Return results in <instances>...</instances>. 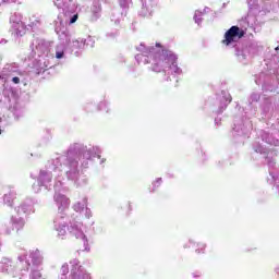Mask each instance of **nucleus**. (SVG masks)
<instances>
[{
    "mask_svg": "<svg viewBox=\"0 0 279 279\" xmlns=\"http://www.w3.org/2000/svg\"><path fill=\"white\" fill-rule=\"evenodd\" d=\"M162 184V178H157L149 187V193H156L159 186Z\"/></svg>",
    "mask_w": 279,
    "mask_h": 279,
    "instance_id": "obj_38",
    "label": "nucleus"
},
{
    "mask_svg": "<svg viewBox=\"0 0 279 279\" xmlns=\"http://www.w3.org/2000/svg\"><path fill=\"white\" fill-rule=\"evenodd\" d=\"M80 40L84 45V49H86V47H90V49H93V47H95V39L90 36H88L85 39H80Z\"/></svg>",
    "mask_w": 279,
    "mask_h": 279,
    "instance_id": "obj_37",
    "label": "nucleus"
},
{
    "mask_svg": "<svg viewBox=\"0 0 279 279\" xmlns=\"http://www.w3.org/2000/svg\"><path fill=\"white\" fill-rule=\"evenodd\" d=\"M12 36L15 38H23L27 32V26L23 23V15L21 13H14L10 17Z\"/></svg>",
    "mask_w": 279,
    "mask_h": 279,
    "instance_id": "obj_13",
    "label": "nucleus"
},
{
    "mask_svg": "<svg viewBox=\"0 0 279 279\" xmlns=\"http://www.w3.org/2000/svg\"><path fill=\"white\" fill-rule=\"evenodd\" d=\"M135 60L138 64H148L149 71L160 73L163 71L166 82H180V77L184 75L182 68L178 65V54L171 50L162 49L160 44L146 47L145 44L137 48Z\"/></svg>",
    "mask_w": 279,
    "mask_h": 279,
    "instance_id": "obj_2",
    "label": "nucleus"
},
{
    "mask_svg": "<svg viewBox=\"0 0 279 279\" xmlns=\"http://www.w3.org/2000/svg\"><path fill=\"white\" fill-rule=\"evenodd\" d=\"M260 111L263 117H267L268 114H271L274 110H276V97L266 95L263 96L262 102H260Z\"/></svg>",
    "mask_w": 279,
    "mask_h": 279,
    "instance_id": "obj_19",
    "label": "nucleus"
},
{
    "mask_svg": "<svg viewBox=\"0 0 279 279\" xmlns=\"http://www.w3.org/2000/svg\"><path fill=\"white\" fill-rule=\"evenodd\" d=\"M232 104V96L228 90H221L219 94L216 95V106L218 109L215 111L216 114H221L228 106Z\"/></svg>",
    "mask_w": 279,
    "mask_h": 279,
    "instance_id": "obj_18",
    "label": "nucleus"
},
{
    "mask_svg": "<svg viewBox=\"0 0 279 279\" xmlns=\"http://www.w3.org/2000/svg\"><path fill=\"white\" fill-rule=\"evenodd\" d=\"M104 162H106V159L102 158V159L100 160V165H104Z\"/></svg>",
    "mask_w": 279,
    "mask_h": 279,
    "instance_id": "obj_51",
    "label": "nucleus"
},
{
    "mask_svg": "<svg viewBox=\"0 0 279 279\" xmlns=\"http://www.w3.org/2000/svg\"><path fill=\"white\" fill-rule=\"evenodd\" d=\"M34 202L32 199H26L20 204V206L15 207V213L19 217H28V215H33L34 213Z\"/></svg>",
    "mask_w": 279,
    "mask_h": 279,
    "instance_id": "obj_22",
    "label": "nucleus"
},
{
    "mask_svg": "<svg viewBox=\"0 0 279 279\" xmlns=\"http://www.w3.org/2000/svg\"><path fill=\"white\" fill-rule=\"evenodd\" d=\"M33 68H35V70L37 71V75H40V73H45V71H49V69H52L53 65L49 64L45 57H39V59L33 60Z\"/></svg>",
    "mask_w": 279,
    "mask_h": 279,
    "instance_id": "obj_23",
    "label": "nucleus"
},
{
    "mask_svg": "<svg viewBox=\"0 0 279 279\" xmlns=\"http://www.w3.org/2000/svg\"><path fill=\"white\" fill-rule=\"evenodd\" d=\"M276 274L279 276V266L275 269Z\"/></svg>",
    "mask_w": 279,
    "mask_h": 279,
    "instance_id": "obj_50",
    "label": "nucleus"
},
{
    "mask_svg": "<svg viewBox=\"0 0 279 279\" xmlns=\"http://www.w3.org/2000/svg\"><path fill=\"white\" fill-rule=\"evenodd\" d=\"M65 16L69 17V25H73V23H77V19H80V14L75 12H71L69 10H65Z\"/></svg>",
    "mask_w": 279,
    "mask_h": 279,
    "instance_id": "obj_32",
    "label": "nucleus"
},
{
    "mask_svg": "<svg viewBox=\"0 0 279 279\" xmlns=\"http://www.w3.org/2000/svg\"><path fill=\"white\" fill-rule=\"evenodd\" d=\"M260 101V93L253 92L248 97V106L252 108V104H258Z\"/></svg>",
    "mask_w": 279,
    "mask_h": 279,
    "instance_id": "obj_33",
    "label": "nucleus"
},
{
    "mask_svg": "<svg viewBox=\"0 0 279 279\" xmlns=\"http://www.w3.org/2000/svg\"><path fill=\"white\" fill-rule=\"evenodd\" d=\"M3 122V118L2 117H0V123H2Z\"/></svg>",
    "mask_w": 279,
    "mask_h": 279,
    "instance_id": "obj_53",
    "label": "nucleus"
},
{
    "mask_svg": "<svg viewBox=\"0 0 279 279\" xmlns=\"http://www.w3.org/2000/svg\"><path fill=\"white\" fill-rule=\"evenodd\" d=\"M142 8L137 12L140 19H154L156 10H158V0H141Z\"/></svg>",
    "mask_w": 279,
    "mask_h": 279,
    "instance_id": "obj_15",
    "label": "nucleus"
},
{
    "mask_svg": "<svg viewBox=\"0 0 279 279\" xmlns=\"http://www.w3.org/2000/svg\"><path fill=\"white\" fill-rule=\"evenodd\" d=\"M8 44V40L7 39H1L0 40V45H7Z\"/></svg>",
    "mask_w": 279,
    "mask_h": 279,
    "instance_id": "obj_49",
    "label": "nucleus"
},
{
    "mask_svg": "<svg viewBox=\"0 0 279 279\" xmlns=\"http://www.w3.org/2000/svg\"><path fill=\"white\" fill-rule=\"evenodd\" d=\"M244 36L239 25H233L225 33L221 43L225 47H233L235 49V57L241 64H250V60L263 51V45L258 41H251L246 45L239 43Z\"/></svg>",
    "mask_w": 279,
    "mask_h": 279,
    "instance_id": "obj_3",
    "label": "nucleus"
},
{
    "mask_svg": "<svg viewBox=\"0 0 279 279\" xmlns=\"http://www.w3.org/2000/svg\"><path fill=\"white\" fill-rule=\"evenodd\" d=\"M84 215H85L86 219H90V217H93V211L90 210V208H88V206L85 207Z\"/></svg>",
    "mask_w": 279,
    "mask_h": 279,
    "instance_id": "obj_43",
    "label": "nucleus"
},
{
    "mask_svg": "<svg viewBox=\"0 0 279 279\" xmlns=\"http://www.w3.org/2000/svg\"><path fill=\"white\" fill-rule=\"evenodd\" d=\"M118 60H119V62L124 63L125 62V57L119 56Z\"/></svg>",
    "mask_w": 279,
    "mask_h": 279,
    "instance_id": "obj_47",
    "label": "nucleus"
},
{
    "mask_svg": "<svg viewBox=\"0 0 279 279\" xmlns=\"http://www.w3.org/2000/svg\"><path fill=\"white\" fill-rule=\"evenodd\" d=\"M264 63L265 71L255 75V84L262 86L264 93H276L279 84V46L266 53Z\"/></svg>",
    "mask_w": 279,
    "mask_h": 279,
    "instance_id": "obj_5",
    "label": "nucleus"
},
{
    "mask_svg": "<svg viewBox=\"0 0 279 279\" xmlns=\"http://www.w3.org/2000/svg\"><path fill=\"white\" fill-rule=\"evenodd\" d=\"M215 125H217V128H219V125H221V118L217 117L215 119Z\"/></svg>",
    "mask_w": 279,
    "mask_h": 279,
    "instance_id": "obj_46",
    "label": "nucleus"
},
{
    "mask_svg": "<svg viewBox=\"0 0 279 279\" xmlns=\"http://www.w3.org/2000/svg\"><path fill=\"white\" fill-rule=\"evenodd\" d=\"M124 16H128V11H125L124 9H121V7L113 8L111 10L110 19L112 23H114L116 25H119V23H121Z\"/></svg>",
    "mask_w": 279,
    "mask_h": 279,
    "instance_id": "obj_24",
    "label": "nucleus"
},
{
    "mask_svg": "<svg viewBox=\"0 0 279 279\" xmlns=\"http://www.w3.org/2000/svg\"><path fill=\"white\" fill-rule=\"evenodd\" d=\"M9 110L14 114L15 119H19L23 114V109L19 106V102H15L13 106L11 105Z\"/></svg>",
    "mask_w": 279,
    "mask_h": 279,
    "instance_id": "obj_31",
    "label": "nucleus"
},
{
    "mask_svg": "<svg viewBox=\"0 0 279 279\" xmlns=\"http://www.w3.org/2000/svg\"><path fill=\"white\" fill-rule=\"evenodd\" d=\"M208 10H210L208 7H205L204 10L202 11L203 15L206 14V12H208Z\"/></svg>",
    "mask_w": 279,
    "mask_h": 279,
    "instance_id": "obj_48",
    "label": "nucleus"
},
{
    "mask_svg": "<svg viewBox=\"0 0 279 279\" xmlns=\"http://www.w3.org/2000/svg\"><path fill=\"white\" fill-rule=\"evenodd\" d=\"M16 199V190L14 187H10L9 192L3 195V205L9 206V208L14 207V202Z\"/></svg>",
    "mask_w": 279,
    "mask_h": 279,
    "instance_id": "obj_25",
    "label": "nucleus"
},
{
    "mask_svg": "<svg viewBox=\"0 0 279 279\" xmlns=\"http://www.w3.org/2000/svg\"><path fill=\"white\" fill-rule=\"evenodd\" d=\"M0 271L1 274L11 276V278H16L19 276V272L16 271V266H14V262L7 257H3L0 260Z\"/></svg>",
    "mask_w": 279,
    "mask_h": 279,
    "instance_id": "obj_20",
    "label": "nucleus"
},
{
    "mask_svg": "<svg viewBox=\"0 0 279 279\" xmlns=\"http://www.w3.org/2000/svg\"><path fill=\"white\" fill-rule=\"evenodd\" d=\"M195 254H205L206 252V244L205 243H195V240L190 239L185 244H183L184 250H190V247H195Z\"/></svg>",
    "mask_w": 279,
    "mask_h": 279,
    "instance_id": "obj_26",
    "label": "nucleus"
},
{
    "mask_svg": "<svg viewBox=\"0 0 279 279\" xmlns=\"http://www.w3.org/2000/svg\"><path fill=\"white\" fill-rule=\"evenodd\" d=\"M238 27L245 34L248 32H260V26L258 25V19H256V15H247L245 17H242L239 21Z\"/></svg>",
    "mask_w": 279,
    "mask_h": 279,
    "instance_id": "obj_16",
    "label": "nucleus"
},
{
    "mask_svg": "<svg viewBox=\"0 0 279 279\" xmlns=\"http://www.w3.org/2000/svg\"><path fill=\"white\" fill-rule=\"evenodd\" d=\"M25 228V218L19 216H11L9 225H4L1 228L2 234L10 235L13 230L21 232Z\"/></svg>",
    "mask_w": 279,
    "mask_h": 279,
    "instance_id": "obj_17",
    "label": "nucleus"
},
{
    "mask_svg": "<svg viewBox=\"0 0 279 279\" xmlns=\"http://www.w3.org/2000/svg\"><path fill=\"white\" fill-rule=\"evenodd\" d=\"M64 216H65V219H64L65 233L63 235H60L58 233V236L59 238L64 236L66 234V228H68V232H70V234L72 236H75L76 239H80L82 241V243H83L82 252H90V246L88 245V238H86V234H84V231L82 230L84 225L82 222L77 221V220H71L70 223H69L68 222L69 221V216H66L65 211H64Z\"/></svg>",
    "mask_w": 279,
    "mask_h": 279,
    "instance_id": "obj_11",
    "label": "nucleus"
},
{
    "mask_svg": "<svg viewBox=\"0 0 279 279\" xmlns=\"http://www.w3.org/2000/svg\"><path fill=\"white\" fill-rule=\"evenodd\" d=\"M96 109L101 112H110V102L108 100L100 101Z\"/></svg>",
    "mask_w": 279,
    "mask_h": 279,
    "instance_id": "obj_34",
    "label": "nucleus"
},
{
    "mask_svg": "<svg viewBox=\"0 0 279 279\" xmlns=\"http://www.w3.org/2000/svg\"><path fill=\"white\" fill-rule=\"evenodd\" d=\"M260 1H262V5L258 4V0H246L247 8L250 12H258L259 16H266L267 14L260 13V10H263V0Z\"/></svg>",
    "mask_w": 279,
    "mask_h": 279,
    "instance_id": "obj_28",
    "label": "nucleus"
},
{
    "mask_svg": "<svg viewBox=\"0 0 279 279\" xmlns=\"http://www.w3.org/2000/svg\"><path fill=\"white\" fill-rule=\"evenodd\" d=\"M70 265L72 266L70 279H90V274L80 266V260L73 259ZM66 274H69V265L64 264L59 279H66Z\"/></svg>",
    "mask_w": 279,
    "mask_h": 279,
    "instance_id": "obj_12",
    "label": "nucleus"
},
{
    "mask_svg": "<svg viewBox=\"0 0 279 279\" xmlns=\"http://www.w3.org/2000/svg\"><path fill=\"white\" fill-rule=\"evenodd\" d=\"M202 16H204V13L201 10H196L194 13V22L196 23V25H198V27H202V23L204 21V19H202Z\"/></svg>",
    "mask_w": 279,
    "mask_h": 279,
    "instance_id": "obj_35",
    "label": "nucleus"
},
{
    "mask_svg": "<svg viewBox=\"0 0 279 279\" xmlns=\"http://www.w3.org/2000/svg\"><path fill=\"white\" fill-rule=\"evenodd\" d=\"M13 84H21V77L19 76H13L12 80Z\"/></svg>",
    "mask_w": 279,
    "mask_h": 279,
    "instance_id": "obj_45",
    "label": "nucleus"
},
{
    "mask_svg": "<svg viewBox=\"0 0 279 279\" xmlns=\"http://www.w3.org/2000/svg\"><path fill=\"white\" fill-rule=\"evenodd\" d=\"M0 80H2V76L0 75Z\"/></svg>",
    "mask_w": 279,
    "mask_h": 279,
    "instance_id": "obj_55",
    "label": "nucleus"
},
{
    "mask_svg": "<svg viewBox=\"0 0 279 279\" xmlns=\"http://www.w3.org/2000/svg\"><path fill=\"white\" fill-rule=\"evenodd\" d=\"M66 160V151L61 155H58L56 158L48 160L45 170L39 171V175L37 178V183L33 184V190L36 193H40V191H51V182L53 180V173H62L64 171V165Z\"/></svg>",
    "mask_w": 279,
    "mask_h": 279,
    "instance_id": "obj_7",
    "label": "nucleus"
},
{
    "mask_svg": "<svg viewBox=\"0 0 279 279\" xmlns=\"http://www.w3.org/2000/svg\"><path fill=\"white\" fill-rule=\"evenodd\" d=\"M2 133H3V130L0 129V134H2Z\"/></svg>",
    "mask_w": 279,
    "mask_h": 279,
    "instance_id": "obj_54",
    "label": "nucleus"
},
{
    "mask_svg": "<svg viewBox=\"0 0 279 279\" xmlns=\"http://www.w3.org/2000/svg\"><path fill=\"white\" fill-rule=\"evenodd\" d=\"M95 158L101 160V148L83 142H74L65 150L64 173L68 180L74 182L75 186H88V177L80 173L81 169H89L95 163Z\"/></svg>",
    "mask_w": 279,
    "mask_h": 279,
    "instance_id": "obj_1",
    "label": "nucleus"
},
{
    "mask_svg": "<svg viewBox=\"0 0 279 279\" xmlns=\"http://www.w3.org/2000/svg\"><path fill=\"white\" fill-rule=\"evenodd\" d=\"M43 253L39 250L31 251L29 254H27V251H22L17 256L19 263L24 267L21 270L20 279H23L29 269V279H45L40 272V269H43Z\"/></svg>",
    "mask_w": 279,
    "mask_h": 279,
    "instance_id": "obj_8",
    "label": "nucleus"
},
{
    "mask_svg": "<svg viewBox=\"0 0 279 279\" xmlns=\"http://www.w3.org/2000/svg\"><path fill=\"white\" fill-rule=\"evenodd\" d=\"M53 3L58 8V10H61L62 5L64 9L69 8V3H71V0H53Z\"/></svg>",
    "mask_w": 279,
    "mask_h": 279,
    "instance_id": "obj_39",
    "label": "nucleus"
},
{
    "mask_svg": "<svg viewBox=\"0 0 279 279\" xmlns=\"http://www.w3.org/2000/svg\"><path fill=\"white\" fill-rule=\"evenodd\" d=\"M260 14H279V0H262Z\"/></svg>",
    "mask_w": 279,
    "mask_h": 279,
    "instance_id": "obj_21",
    "label": "nucleus"
},
{
    "mask_svg": "<svg viewBox=\"0 0 279 279\" xmlns=\"http://www.w3.org/2000/svg\"><path fill=\"white\" fill-rule=\"evenodd\" d=\"M84 110L86 112H95V110H97V106H95L93 102H87L85 106H84Z\"/></svg>",
    "mask_w": 279,
    "mask_h": 279,
    "instance_id": "obj_41",
    "label": "nucleus"
},
{
    "mask_svg": "<svg viewBox=\"0 0 279 279\" xmlns=\"http://www.w3.org/2000/svg\"><path fill=\"white\" fill-rule=\"evenodd\" d=\"M257 110L258 108L254 107L248 113L245 112V114L242 117H234L231 134L235 143H243L245 138H250V134H252V130L254 129V125L250 119L255 117Z\"/></svg>",
    "mask_w": 279,
    "mask_h": 279,
    "instance_id": "obj_9",
    "label": "nucleus"
},
{
    "mask_svg": "<svg viewBox=\"0 0 279 279\" xmlns=\"http://www.w3.org/2000/svg\"><path fill=\"white\" fill-rule=\"evenodd\" d=\"M117 36H119V31H110L106 33V38H108L109 40H114V38H117Z\"/></svg>",
    "mask_w": 279,
    "mask_h": 279,
    "instance_id": "obj_40",
    "label": "nucleus"
},
{
    "mask_svg": "<svg viewBox=\"0 0 279 279\" xmlns=\"http://www.w3.org/2000/svg\"><path fill=\"white\" fill-rule=\"evenodd\" d=\"M92 13H93L95 21H97V19H99V16H101V3L99 1L93 2Z\"/></svg>",
    "mask_w": 279,
    "mask_h": 279,
    "instance_id": "obj_30",
    "label": "nucleus"
},
{
    "mask_svg": "<svg viewBox=\"0 0 279 279\" xmlns=\"http://www.w3.org/2000/svg\"><path fill=\"white\" fill-rule=\"evenodd\" d=\"M1 245H2V244H1V242H0V247H1Z\"/></svg>",
    "mask_w": 279,
    "mask_h": 279,
    "instance_id": "obj_56",
    "label": "nucleus"
},
{
    "mask_svg": "<svg viewBox=\"0 0 279 279\" xmlns=\"http://www.w3.org/2000/svg\"><path fill=\"white\" fill-rule=\"evenodd\" d=\"M28 27L32 28V29H38V27H40V21L35 20V21L31 22L28 24Z\"/></svg>",
    "mask_w": 279,
    "mask_h": 279,
    "instance_id": "obj_42",
    "label": "nucleus"
},
{
    "mask_svg": "<svg viewBox=\"0 0 279 279\" xmlns=\"http://www.w3.org/2000/svg\"><path fill=\"white\" fill-rule=\"evenodd\" d=\"M87 206H88V198L84 197L83 199L76 202L73 205V210L75 213H84V210L86 209Z\"/></svg>",
    "mask_w": 279,
    "mask_h": 279,
    "instance_id": "obj_29",
    "label": "nucleus"
},
{
    "mask_svg": "<svg viewBox=\"0 0 279 279\" xmlns=\"http://www.w3.org/2000/svg\"><path fill=\"white\" fill-rule=\"evenodd\" d=\"M119 5L121 10H124L125 12H128L133 4H132V0H119Z\"/></svg>",
    "mask_w": 279,
    "mask_h": 279,
    "instance_id": "obj_36",
    "label": "nucleus"
},
{
    "mask_svg": "<svg viewBox=\"0 0 279 279\" xmlns=\"http://www.w3.org/2000/svg\"><path fill=\"white\" fill-rule=\"evenodd\" d=\"M129 210H132V203H129Z\"/></svg>",
    "mask_w": 279,
    "mask_h": 279,
    "instance_id": "obj_52",
    "label": "nucleus"
},
{
    "mask_svg": "<svg viewBox=\"0 0 279 279\" xmlns=\"http://www.w3.org/2000/svg\"><path fill=\"white\" fill-rule=\"evenodd\" d=\"M13 73H19V64L12 63V64H7L0 75L2 76V80H5V77H10Z\"/></svg>",
    "mask_w": 279,
    "mask_h": 279,
    "instance_id": "obj_27",
    "label": "nucleus"
},
{
    "mask_svg": "<svg viewBox=\"0 0 279 279\" xmlns=\"http://www.w3.org/2000/svg\"><path fill=\"white\" fill-rule=\"evenodd\" d=\"M32 53L29 58H34L35 56H38V58H48L49 57V48L51 45L49 41L45 39H35L32 44Z\"/></svg>",
    "mask_w": 279,
    "mask_h": 279,
    "instance_id": "obj_14",
    "label": "nucleus"
},
{
    "mask_svg": "<svg viewBox=\"0 0 279 279\" xmlns=\"http://www.w3.org/2000/svg\"><path fill=\"white\" fill-rule=\"evenodd\" d=\"M192 278H195V279L202 278V271L196 270V271L192 272Z\"/></svg>",
    "mask_w": 279,
    "mask_h": 279,
    "instance_id": "obj_44",
    "label": "nucleus"
},
{
    "mask_svg": "<svg viewBox=\"0 0 279 279\" xmlns=\"http://www.w3.org/2000/svg\"><path fill=\"white\" fill-rule=\"evenodd\" d=\"M53 189H54L53 199L59 210V213L53 219V230L58 232L59 236H63V234H65L66 232L64 230L66 226V222L64 221V219H66V216L64 215V213H66V210L69 209L71 202L69 201V197H66V195L62 194V191H64V183L60 178V172H58L57 178L54 179Z\"/></svg>",
    "mask_w": 279,
    "mask_h": 279,
    "instance_id": "obj_6",
    "label": "nucleus"
},
{
    "mask_svg": "<svg viewBox=\"0 0 279 279\" xmlns=\"http://www.w3.org/2000/svg\"><path fill=\"white\" fill-rule=\"evenodd\" d=\"M53 23L54 32L60 39V44L56 47L57 60L66 58V53L80 58V56H82V51H84V44L80 38L73 39V35L71 32H69V28H66V23H69V20L64 22L62 16L58 15Z\"/></svg>",
    "mask_w": 279,
    "mask_h": 279,
    "instance_id": "obj_4",
    "label": "nucleus"
},
{
    "mask_svg": "<svg viewBox=\"0 0 279 279\" xmlns=\"http://www.w3.org/2000/svg\"><path fill=\"white\" fill-rule=\"evenodd\" d=\"M253 151H255V154H260V156H264L266 165L268 166V171H269L267 182L272 186L277 195H279V171H278V168H276V158L270 157L269 151L267 150V147H265L259 142L253 143Z\"/></svg>",
    "mask_w": 279,
    "mask_h": 279,
    "instance_id": "obj_10",
    "label": "nucleus"
}]
</instances>
